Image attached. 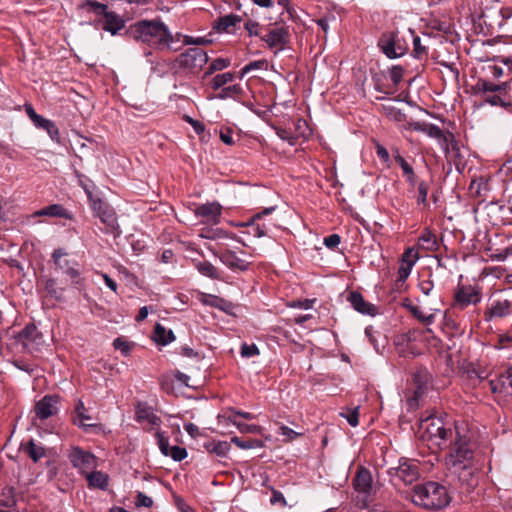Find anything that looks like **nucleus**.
Masks as SVG:
<instances>
[{
    "label": "nucleus",
    "instance_id": "2",
    "mask_svg": "<svg viewBox=\"0 0 512 512\" xmlns=\"http://www.w3.org/2000/svg\"><path fill=\"white\" fill-rule=\"evenodd\" d=\"M450 440V449L446 457L448 469L453 474H458L460 481L467 482L474 474L472 461L474 458V451L471 447L470 438L466 435H461L458 427H455V433Z\"/></svg>",
    "mask_w": 512,
    "mask_h": 512
},
{
    "label": "nucleus",
    "instance_id": "24",
    "mask_svg": "<svg viewBox=\"0 0 512 512\" xmlns=\"http://www.w3.org/2000/svg\"><path fill=\"white\" fill-rule=\"evenodd\" d=\"M36 217L48 216V217H59L64 219H71L72 216L67 209L61 204H51L46 206L34 213Z\"/></svg>",
    "mask_w": 512,
    "mask_h": 512
},
{
    "label": "nucleus",
    "instance_id": "28",
    "mask_svg": "<svg viewBox=\"0 0 512 512\" xmlns=\"http://www.w3.org/2000/svg\"><path fill=\"white\" fill-rule=\"evenodd\" d=\"M153 339L156 343L165 346L175 340V335L172 330H167L160 323H156Z\"/></svg>",
    "mask_w": 512,
    "mask_h": 512
},
{
    "label": "nucleus",
    "instance_id": "11",
    "mask_svg": "<svg viewBox=\"0 0 512 512\" xmlns=\"http://www.w3.org/2000/svg\"><path fill=\"white\" fill-rule=\"evenodd\" d=\"M478 287L471 285H458L454 293L453 307L463 310L469 305H477L481 301Z\"/></svg>",
    "mask_w": 512,
    "mask_h": 512
},
{
    "label": "nucleus",
    "instance_id": "53",
    "mask_svg": "<svg viewBox=\"0 0 512 512\" xmlns=\"http://www.w3.org/2000/svg\"><path fill=\"white\" fill-rule=\"evenodd\" d=\"M242 92V89L239 85H230L228 87H223L220 91V93L217 95L220 99H226L230 97L232 94H240Z\"/></svg>",
    "mask_w": 512,
    "mask_h": 512
},
{
    "label": "nucleus",
    "instance_id": "62",
    "mask_svg": "<svg viewBox=\"0 0 512 512\" xmlns=\"http://www.w3.org/2000/svg\"><path fill=\"white\" fill-rule=\"evenodd\" d=\"M341 242V237L338 234H331L324 238V244L330 249H335Z\"/></svg>",
    "mask_w": 512,
    "mask_h": 512
},
{
    "label": "nucleus",
    "instance_id": "39",
    "mask_svg": "<svg viewBox=\"0 0 512 512\" xmlns=\"http://www.w3.org/2000/svg\"><path fill=\"white\" fill-rule=\"evenodd\" d=\"M497 84L489 82L488 80L479 78L475 86L473 87L474 93L479 94H487V93H497Z\"/></svg>",
    "mask_w": 512,
    "mask_h": 512
},
{
    "label": "nucleus",
    "instance_id": "17",
    "mask_svg": "<svg viewBox=\"0 0 512 512\" xmlns=\"http://www.w3.org/2000/svg\"><path fill=\"white\" fill-rule=\"evenodd\" d=\"M92 417L87 414V409L84 406V403L81 400H78L76 402L75 408H74V415L72 417V422L74 425H77L81 429H83L85 432H90L92 430H101L100 424H88L85 423L86 420H90Z\"/></svg>",
    "mask_w": 512,
    "mask_h": 512
},
{
    "label": "nucleus",
    "instance_id": "50",
    "mask_svg": "<svg viewBox=\"0 0 512 512\" xmlns=\"http://www.w3.org/2000/svg\"><path fill=\"white\" fill-rule=\"evenodd\" d=\"M156 438H157V443H158V446H159V449H160L161 453L164 456H168L169 455V451H170V449L172 447V446L169 445L168 437H166L162 432L158 431L156 433Z\"/></svg>",
    "mask_w": 512,
    "mask_h": 512
},
{
    "label": "nucleus",
    "instance_id": "18",
    "mask_svg": "<svg viewBox=\"0 0 512 512\" xmlns=\"http://www.w3.org/2000/svg\"><path fill=\"white\" fill-rule=\"evenodd\" d=\"M16 111L18 118H23L25 114L37 128H55L52 121L37 114L33 106L29 103H25L23 107L20 105L17 106Z\"/></svg>",
    "mask_w": 512,
    "mask_h": 512
},
{
    "label": "nucleus",
    "instance_id": "30",
    "mask_svg": "<svg viewBox=\"0 0 512 512\" xmlns=\"http://www.w3.org/2000/svg\"><path fill=\"white\" fill-rule=\"evenodd\" d=\"M23 450L30 459L37 463L42 457L46 455L45 448L35 443L33 439H30L26 444L22 445Z\"/></svg>",
    "mask_w": 512,
    "mask_h": 512
},
{
    "label": "nucleus",
    "instance_id": "60",
    "mask_svg": "<svg viewBox=\"0 0 512 512\" xmlns=\"http://www.w3.org/2000/svg\"><path fill=\"white\" fill-rule=\"evenodd\" d=\"M159 384L166 393H172L173 392V380L171 376L169 375H162L159 378Z\"/></svg>",
    "mask_w": 512,
    "mask_h": 512
},
{
    "label": "nucleus",
    "instance_id": "23",
    "mask_svg": "<svg viewBox=\"0 0 512 512\" xmlns=\"http://www.w3.org/2000/svg\"><path fill=\"white\" fill-rule=\"evenodd\" d=\"M261 40L266 42L269 48L285 46L289 42V32L285 27L276 28L261 36Z\"/></svg>",
    "mask_w": 512,
    "mask_h": 512
},
{
    "label": "nucleus",
    "instance_id": "34",
    "mask_svg": "<svg viewBox=\"0 0 512 512\" xmlns=\"http://www.w3.org/2000/svg\"><path fill=\"white\" fill-rule=\"evenodd\" d=\"M196 268L200 274L211 279H220V274L215 266L208 261L197 262Z\"/></svg>",
    "mask_w": 512,
    "mask_h": 512
},
{
    "label": "nucleus",
    "instance_id": "27",
    "mask_svg": "<svg viewBox=\"0 0 512 512\" xmlns=\"http://www.w3.org/2000/svg\"><path fill=\"white\" fill-rule=\"evenodd\" d=\"M203 446L208 453L215 454L219 457H225L231 448L229 442L216 440L207 441Z\"/></svg>",
    "mask_w": 512,
    "mask_h": 512
},
{
    "label": "nucleus",
    "instance_id": "6",
    "mask_svg": "<svg viewBox=\"0 0 512 512\" xmlns=\"http://www.w3.org/2000/svg\"><path fill=\"white\" fill-rule=\"evenodd\" d=\"M378 47L389 59H397L406 54L408 47L406 41L400 37L398 31L383 33L378 39Z\"/></svg>",
    "mask_w": 512,
    "mask_h": 512
},
{
    "label": "nucleus",
    "instance_id": "25",
    "mask_svg": "<svg viewBox=\"0 0 512 512\" xmlns=\"http://www.w3.org/2000/svg\"><path fill=\"white\" fill-rule=\"evenodd\" d=\"M243 20L242 16L235 14H228L223 17H219L215 24L213 25V29L218 32H229L231 27H235L238 23Z\"/></svg>",
    "mask_w": 512,
    "mask_h": 512
},
{
    "label": "nucleus",
    "instance_id": "59",
    "mask_svg": "<svg viewBox=\"0 0 512 512\" xmlns=\"http://www.w3.org/2000/svg\"><path fill=\"white\" fill-rule=\"evenodd\" d=\"M429 185L428 183L422 181L418 185V203H422L427 205V195H428Z\"/></svg>",
    "mask_w": 512,
    "mask_h": 512
},
{
    "label": "nucleus",
    "instance_id": "1",
    "mask_svg": "<svg viewBox=\"0 0 512 512\" xmlns=\"http://www.w3.org/2000/svg\"><path fill=\"white\" fill-rule=\"evenodd\" d=\"M123 36L147 44L157 50L170 48L174 42V36L168 26L159 17L152 20L142 19L132 23L124 30Z\"/></svg>",
    "mask_w": 512,
    "mask_h": 512
},
{
    "label": "nucleus",
    "instance_id": "43",
    "mask_svg": "<svg viewBox=\"0 0 512 512\" xmlns=\"http://www.w3.org/2000/svg\"><path fill=\"white\" fill-rule=\"evenodd\" d=\"M404 68L400 65H394L389 69V76L393 83L391 89L397 90L398 85L403 79Z\"/></svg>",
    "mask_w": 512,
    "mask_h": 512
},
{
    "label": "nucleus",
    "instance_id": "61",
    "mask_svg": "<svg viewBox=\"0 0 512 512\" xmlns=\"http://www.w3.org/2000/svg\"><path fill=\"white\" fill-rule=\"evenodd\" d=\"M210 304L213 307H216L222 311H227V309L232 306V304L230 302L226 301L223 298L217 297V296L212 297V301L210 302Z\"/></svg>",
    "mask_w": 512,
    "mask_h": 512
},
{
    "label": "nucleus",
    "instance_id": "49",
    "mask_svg": "<svg viewBox=\"0 0 512 512\" xmlns=\"http://www.w3.org/2000/svg\"><path fill=\"white\" fill-rule=\"evenodd\" d=\"M79 182H80V185L82 186V188L84 189L90 202L97 198L93 195V190L95 188V185L93 184V182L90 179H88L85 176H81L79 179Z\"/></svg>",
    "mask_w": 512,
    "mask_h": 512
},
{
    "label": "nucleus",
    "instance_id": "31",
    "mask_svg": "<svg viewBox=\"0 0 512 512\" xmlns=\"http://www.w3.org/2000/svg\"><path fill=\"white\" fill-rule=\"evenodd\" d=\"M511 302L508 300L504 301H496L492 304V306L487 311L486 320H489L492 317H504L510 314Z\"/></svg>",
    "mask_w": 512,
    "mask_h": 512
},
{
    "label": "nucleus",
    "instance_id": "4",
    "mask_svg": "<svg viewBox=\"0 0 512 512\" xmlns=\"http://www.w3.org/2000/svg\"><path fill=\"white\" fill-rule=\"evenodd\" d=\"M83 7L97 16L95 25L100 26L111 35H121L120 31L126 29V20L114 11H109L108 6L96 0H86Z\"/></svg>",
    "mask_w": 512,
    "mask_h": 512
},
{
    "label": "nucleus",
    "instance_id": "15",
    "mask_svg": "<svg viewBox=\"0 0 512 512\" xmlns=\"http://www.w3.org/2000/svg\"><path fill=\"white\" fill-rule=\"evenodd\" d=\"M194 214L205 223L217 224L222 214V206L217 202L205 203L197 206Z\"/></svg>",
    "mask_w": 512,
    "mask_h": 512
},
{
    "label": "nucleus",
    "instance_id": "46",
    "mask_svg": "<svg viewBox=\"0 0 512 512\" xmlns=\"http://www.w3.org/2000/svg\"><path fill=\"white\" fill-rule=\"evenodd\" d=\"M229 422H231L233 425H235L240 432L242 433H258L260 430V426L258 425H250L242 422H238L235 418H232L231 416H228Z\"/></svg>",
    "mask_w": 512,
    "mask_h": 512
},
{
    "label": "nucleus",
    "instance_id": "64",
    "mask_svg": "<svg viewBox=\"0 0 512 512\" xmlns=\"http://www.w3.org/2000/svg\"><path fill=\"white\" fill-rule=\"evenodd\" d=\"M419 286V289L421 290V292L428 296L430 295L433 287H434V284H433V281L430 280V279H425V280H421L418 284Z\"/></svg>",
    "mask_w": 512,
    "mask_h": 512
},
{
    "label": "nucleus",
    "instance_id": "42",
    "mask_svg": "<svg viewBox=\"0 0 512 512\" xmlns=\"http://www.w3.org/2000/svg\"><path fill=\"white\" fill-rule=\"evenodd\" d=\"M395 161L400 165V167L403 170V173L405 176H407V179L410 183H414L415 180V173L410 164L400 155L397 154L395 156Z\"/></svg>",
    "mask_w": 512,
    "mask_h": 512
},
{
    "label": "nucleus",
    "instance_id": "35",
    "mask_svg": "<svg viewBox=\"0 0 512 512\" xmlns=\"http://www.w3.org/2000/svg\"><path fill=\"white\" fill-rule=\"evenodd\" d=\"M234 78L235 74L232 72L217 74L211 79L209 85L213 90H219L220 88H223V86L227 83L232 82Z\"/></svg>",
    "mask_w": 512,
    "mask_h": 512
},
{
    "label": "nucleus",
    "instance_id": "36",
    "mask_svg": "<svg viewBox=\"0 0 512 512\" xmlns=\"http://www.w3.org/2000/svg\"><path fill=\"white\" fill-rule=\"evenodd\" d=\"M371 74H372V81L374 83V88L376 91L386 94V95H391L395 92V90L391 89L390 86L384 85V83H383V78L385 77L384 72L377 73V72H373L371 70Z\"/></svg>",
    "mask_w": 512,
    "mask_h": 512
},
{
    "label": "nucleus",
    "instance_id": "9",
    "mask_svg": "<svg viewBox=\"0 0 512 512\" xmlns=\"http://www.w3.org/2000/svg\"><path fill=\"white\" fill-rule=\"evenodd\" d=\"M208 60L207 53L199 47L189 48L176 58L180 68L188 69L192 72L201 70Z\"/></svg>",
    "mask_w": 512,
    "mask_h": 512
},
{
    "label": "nucleus",
    "instance_id": "45",
    "mask_svg": "<svg viewBox=\"0 0 512 512\" xmlns=\"http://www.w3.org/2000/svg\"><path fill=\"white\" fill-rule=\"evenodd\" d=\"M500 385L503 392L512 395V367H509L505 373L500 375Z\"/></svg>",
    "mask_w": 512,
    "mask_h": 512
},
{
    "label": "nucleus",
    "instance_id": "48",
    "mask_svg": "<svg viewBox=\"0 0 512 512\" xmlns=\"http://www.w3.org/2000/svg\"><path fill=\"white\" fill-rule=\"evenodd\" d=\"M267 65V61L265 59L252 61L246 66H244L240 72L239 78L242 79L246 74H248L252 70L262 69Z\"/></svg>",
    "mask_w": 512,
    "mask_h": 512
},
{
    "label": "nucleus",
    "instance_id": "51",
    "mask_svg": "<svg viewBox=\"0 0 512 512\" xmlns=\"http://www.w3.org/2000/svg\"><path fill=\"white\" fill-rule=\"evenodd\" d=\"M174 461L180 462L187 457V450L184 447L172 446L169 455Z\"/></svg>",
    "mask_w": 512,
    "mask_h": 512
},
{
    "label": "nucleus",
    "instance_id": "44",
    "mask_svg": "<svg viewBox=\"0 0 512 512\" xmlns=\"http://www.w3.org/2000/svg\"><path fill=\"white\" fill-rule=\"evenodd\" d=\"M484 102L489 103L492 106H501L505 109L512 106L511 103L500 94L487 95L484 98Z\"/></svg>",
    "mask_w": 512,
    "mask_h": 512
},
{
    "label": "nucleus",
    "instance_id": "41",
    "mask_svg": "<svg viewBox=\"0 0 512 512\" xmlns=\"http://www.w3.org/2000/svg\"><path fill=\"white\" fill-rule=\"evenodd\" d=\"M414 265V261L410 260H402V263L400 264L398 268V283H404L406 279L409 277L412 267Z\"/></svg>",
    "mask_w": 512,
    "mask_h": 512
},
{
    "label": "nucleus",
    "instance_id": "52",
    "mask_svg": "<svg viewBox=\"0 0 512 512\" xmlns=\"http://www.w3.org/2000/svg\"><path fill=\"white\" fill-rule=\"evenodd\" d=\"M15 505H16V500H15V497L13 495V490L12 489H8L7 492H4L0 496V506L6 507V508H11V507H13Z\"/></svg>",
    "mask_w": 512,
    "mask_h": 512
},
{
    "label": "nucleus",
    "instance_id": "5",
    "mask_svg": "<svg viewBox=\"0 0 512 512\" xmlns=\"http://www.w3.org/2000/svg\"><path fill=\"white\" fill-rule=\"evenodd\" d=\"M67 256L68 253L63 248L55 249L52 254L56 268L63 274L67 275L70 278L71 283L80 290L84 279L81 277L79 263L75 260L68 259Z\"/></svg>",
    "mask_w": 512,
    "mask_h": 512
},
{
    "label": "nucleus",
    "instance_id": "32",
    "mask_svg": "<svg viewBox=\"0 0 512 512\" xmlns=\"http://www.w3.org/2000/svg\"><path fill=\"white\" fill-rule=\"evenodd\" d=\"M231 62L228 58H216L208 66L207 70L202 75V80H206L209 76L216 71H222L230 66Z\"/></svg>",
    "mask_w": 512,
    "mask_h": 512
},
{
    "label": "nucleus",
    "instance_id": "58",
    "mask_svg": "<svg viewBox=\"0 0 512 512\" xmlns=\"http://www.w3.org/2000/svg\"><path fill=\"white\" fill-rule=\"evenodd\" d=\"M359 408H355L347 413H341L340 415L348 421L352 427H356L359 424Z\"/></svg>",
    "mask_w": 512,
    "mask_h": 512
},
{
    "label": "nucleus",
    "instance_id": "8",
    "mask_svg": "<svg viewBox=\"0 0 512 512\" xmlns=\"http://www.w3.org/2000/svg\"><path fill=\"white\" fill-rule=\"evenodd\" d=\"M394 484L403 482L404 484H412L419 478V464L415 460L400 459L399 465L389 469Z\"/></svg>",
    "mask_w": 512,
    "mask_h": 512
},
{
    "label": "nucleus",
    "instance_id": "33",
    "mask_svg": "<svg viewBox=\"0 0 512 512\" xmlns=\"http://www.w3.org/2000/svg\"><path fill=\"white\" fill-rule=\"evenodd\" d=\"M243 226H246L249 228L248 230V233L255 236V237H258V238H261V237H264L266 235H268L269 233V228L267 226H265V222L261 223L260 221H253L252 222V217L243 224Z\"/></svg>",
    "mask_w": 512,
    "mask_h": 512
},
{
    "label": "nucleus",
    "instance_id": "26",
    "mask_svg": "<svg viewBox=\"0 0 512 512\" xmlns=\"http://www.w3.org/2000/svg\"><path fill=\"white\" fill-rule=\"evenodd\" d=\"M44 288L47 293V296H49L50 298H53L58 302L65 301V296H64L65 288L59 287L57 285L56 279H54V278L45 279Z\"/></svg>",
    "mask_w": 512,
    "mask_h": 512
},
{
    "label": "nucleus",
    "instance_id": "37",
    "mask_svg": "<svg viewBox=\"0 0 512 512\" xmlns=\"http://www.w3.org/2000/svg\"><path fill=\"white\" fill-rule=\"evenodd\" d=\"M419 241L427 250L435 251L438 249V241L436 235L430 230L426 229L420 236Z\"/></svg>",
    "mask_w": 512,
    "mask_h": 512
},
{
    "label": "nucleus",
    "instance_id": "7",
    "mask_svg": "<svg viewBox=\"0 0 512 512\" xmlns=\"http://www.w3.org/2000/svg\"><path fill=\"white\" fill-rule=\"evenodd\" d=\"M427 133L430 138L437 141L446 158L450 161L451 159H461V148L455 135L450 130H422Z\"/></svg>",
    "mask_w": 512,
    "mask_h": 512
},
{
    "label": "nucleus",
    "instance_id": "12",
    "mask_svg": "<svg viewBox=\"0 0 512 512\" xmlns=\"http://www.w3.org/2000/svg\"><path fill=\"white\" fill-rule=\"evenodd\" d=\"M426 423L425 430L431 440L438 439L436 444L441 446L449 439H452L455 431L451 428H446L442 419L437 417H429L424 420Z\"/></svg>",
    "mask_w": 512,
    "mask_h": 512
},
{
    "label": "nucleus",
    "instance_id": "16",
    "mask_svg": "<svg viewBox=\"0 0 512 512\" xmlns=\"http://www.w3.org/2000/svg\"><path fill=\"white\" fill-rule=\"evenodd\" d=\"M60 400L58 395H45L35 405L36 416L45 420L57 413V404Z\"/></svg>",
    "mask_w": 512,
    "mask_h": 512
},
{
    "label": "nucleus",
    "instance_id": "63",
    "mask_svg": "<svg viewBox=\"0 0 512 512\" xmlns=\"http://www.w3.org/2000/svg\"><path fill=\"white\" fill-rule=\"evenodd\" d=\"M413 54L416 58H420L423 53H426V48L421 45V39L419 36L413 38Z\"/></svg>",
    "mask_w": 512,
    "mask_h": 512
},
{
    "label": "nucleus",
    "instance_id": "29",
    "mask_svg": "<svg viewBox=\"0 0 512 512\" xmlns=\"http://www.w3.org/2000/svg\"><path fill=\"white\" fill-rule=\"evenodd\" d=\"M86 479L91 488L105 490L108 486V475L101 471L87 472Z\"/></svg>",
    "mask_w": 512,
    "mask_h": 512
},
{
    "label": "nucleus",
    "instance_id": "19",
    "mask_svg": "<svg viewBox=\"0 0 512 512\" xmlns=\"http://www.w3.org/2000/svg\"><path fill=\"white\" fill-rule=\"evenodd\" d=\"M347 301L361 314L375 316L378 312L377 307L365 301L363 295L358 291H351L347 296Z\"/></svg>",
    "mask_w": 512,
    "mask_h": 512
},
{
    "label": "nucleus",
    "instance_id": "38",
    "mask_svg": "<svg viewBox=\"0 0 512 512\" xmlns=\"http://www.w3.org/2000/svg\"><path fill=\"white\" fill-rule=\"evenodd\" d=\"M231 442L241 449H253L264 447V442L259 439L243 440L237 436L231 438Z\"/></svg>",
    "mask_w": 512,
    "mask_h": 512
},
{
    "label": "nucleus",
    "instance_id": "21",
    "mask_svg": "<svg viewBox=\"0 0 512 512\" xmlns=\"http://www.w3.org/2000/svg\"><path fill=\"white\" fill-rule=\"evenodd\" d=\"M71 462L74 467L81 469L83 472L92 470L95 467L94 455L78 447L74 448L71 454Z\"/></svg>",
    "mask_w": 512,
    "mask_h": 512
},
{
    "label": "nucleus",
    "instance_id": "55",
    "mask_svg": "<svg viewBox=\"0 0 512 512\" xmlns=\"http://www.w3.org/2000/svg\"><path fill=\"white\" fill-rule=\"evenodd\" d=\"M372 142L376 148L377 156L384 162L388 163L390 161V156L388 150L382 146L375 138H372Z\"/></svg>",
    "mask_w": 512,
    "mask_h": 512
},
{
    "label": "nucleus",
    "instance_id": "10",
    "mask_svg": "<svg viewBox=\"0 0 512 512\" xmlns=\"http://www.w3.org/2000/svg\"><path fill=\"white\" fill-rule=\"evenodd\" d=\"M353 487L363 495V507L368 506V502L372 500L373 495V478L371 472L365 467H359L353 478Z\"/></svg>",
    "mask_w": 512,
    "mask_h": 512
},
{
    "label": "nucleus",
    "instance_id": "56",
    "mask_svg": "<svg viewBox=\"0 0 512 512\" xmlns=\"http://www.w3.org/2000/svg\"><path fill=\"white\" fill-rule=\"evenodd\" d=\"M259 354V349L255 344L243 343L241 346V356L250 358Z\"/></svg>",
    "mask_w": 512,
    "mask_h": 512
},
{
    "label": "nucleus",
    "instance_id": "47",
    "mask_svg": "<svg viewBox=\"0 0 512 512\" xmlns=\"http://www.w3.org/2000/svg\"><path fill=\"white\" fill-rule=\"evenodd\" d=\"M113 347L119 350L123 356H128L131 352L132 344L125 340L123 337H117L113 341Z\"/></svg>",
    "mask_w": 512,
    "mask_h": 512
},
{
    "label": "nucleus",
    "instance_id": "57",
    "mask_svg": "<svg viewBox=\"0 0 512 512\" xmlns=\"http://www.w3.org/2000/svg\"><path fill=\"white\" fill-rule=\"evenodd\" d=\"M212 41L210 39H206L205 37H197V38H194L192 36H184V40H183V43L185 45H197V46H203V45H208L210 44Z\"/></svg>",
    "mask_w": 512,
    "mask_h": 512
},
{
    "label": "nucleus",
    "instance_id": "13",
    "mask_svg": "<svg viewBox=\"0 0 512 512\" xmlns=\"http://www.w3.org/2000/svg\"><path fill=\"white\" fill-rule=\"evenodd\" d=\"M94 216L98 217L110 230L118 228L117 216L113 207L100 198L90 202Z\"/></svg>",
    "mask_w": 512,
    "mask_h": 512
},
{
    "label": "nucleus",
    "instance_id": "14",
    "mask_svg": "<svg viewBox=\"0 0 512 512\" xmlns=\"http://www.w3.org/2000/svg\"><path fill=\"white\" fill-rule=\"evenodd\" d=\"M11 328L8 327L5 330V334L11 337L14 342L12 344H21L23 349H28L30 343H39V339H41L42 334L38 331L35 324L30 323L26 325L20 332L13 333L10 335Z\"/></svg>",
    "mask_w": 512,
    "mask_h": 512
},
{
    "label": "nucleus",
    "instance_id": "20",
    "mask_svg": "<svg viewBox=\"0 0 512 512\" xmlns=\"http://www.w3.org/2000/svg\"><path fill=\"white\" fill-rule=\"evenodd\" d=\"M220 261L233 271H247L251 265L250 262L238 257L232 250H225L218 254Z\"/></svg>",
    "mask_w": 512,
    "mask_h": 512
},
{
    "label": "nucleus",
    "instance_id": "22",
    "mask_svg": "<svg viewBox=\"0 0 512 512\" xmlns=\"http://www.w3.org/2000/svg\"><path fill=\"white\" fill-rule=\"evenodd\" d=\"M275 135L283 142L294 146L307 140L312 134L313 130H274Z\"/></svg>",
    "mask_w": 512,
    "mask_h": 512
},
{
    "label": "nucleus",
    "instance_id": "3",
    "mask_svg": "<svg viewBox=\"0 0 512 512\" xmlns=\"http://www.w3.org/2000/svg\"><path fill=\"white\" fill-rule=\"evenodd\" d=\"M409 497L415 505L430 511L442 510L451 501L447 489L434 481L414 485Z\"/></svg>",
    "mask_w": 512,
    "mask_h": 512
},
{
    "label": "nucleus",
    "instance_id": "54",
    "mask_svg": "<svg viewBox=\"0 0 512 512\" xmlns=\"http://www.w3.org/2000/svg\"><path fill=\"white\" fill-rule=\"evenodd\" d=\"M135 504L138 507L150 508L153 505V500L143 492H137L135 497Z\"/></svg>",
    "mask_w": 512,
    "mask_h": 512
},
{
    "label": "nucleus",
    "instance_id": "40",
    "mask_svg": "<svg viewBox=\"0 0 512 512\" xmlns=\"http://www.w3.org/2000/svg\"><path fill=\"white\" fill-rule=\"evenodd\" d=\"M153 414L152 408L149 407L146 403H138L135 410V419L137 422L141 423L143 421H147L151 415Z\"/></svg>",
    "mask_w": 512,
    "mask_h": 512
}]
</instances>
